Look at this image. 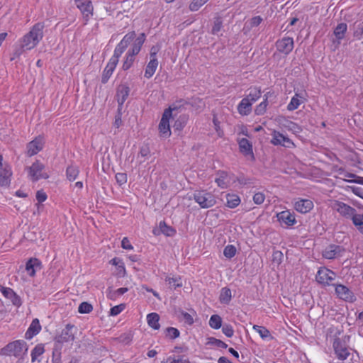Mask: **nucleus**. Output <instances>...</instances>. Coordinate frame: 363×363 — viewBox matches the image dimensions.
Listing matches in <instances>:
<instances>
[{
  "instance_id": "obj_27",
  "label": "nucleus",
  "mask_w": 363,
  "mask_h": 363,
  "mask_svg": "<svg viewBox=\"0 0 363 363\" xmlns=\"http://www.w3.org/2000/svg\"><path fill=\"white\" fill-rule=\"evenodd\" d=\"M252 104L249 98H243L238 106V113L242 116L249 115L252 111Z\"/></svg>"
},
{
  "instance_id": "obj_34",
  "label": "nucleus",
  "mask_w": 363,
  "mask_h": 363,
  "mask_svg": "<svg viewBox=\"0 0 363 363\" xmlns=\"http://www.w3.org/2000/svg\"><path fill=\"white\" fill-rule=\"evenodd\" d=\"M79 174V169L74 164L69 165L66 169V177L69 182H74Z\"/></svg>"
},
{
  "instance_id": "obj_22",
  "label": "nucleus",
  "mask_w": 363,
  "mask_h": 363,
  "mask_svg": "<svg viewBox=\"0 0 363 363\" xmlns=\"http://www.w3.org/2000/svg\"><path fill=\"white\" fill-rule=\"evenodd\" d=\"M314 207L313 202L310 199H298L294 203V208L301 213H307Z\"/></svg>"
},
{
  "instance_id": "obj_23",
  "label": "nucleus",
  "mask_w": 363,
  "mask_h": 363,
  "mask_svg": "<svg viewBox=\"0 0 363 363\" xmlns=\"http://www.w3.org/2000/svg\"><path fill=\"white\" fill-rule=\"evenodd\" d=\"M158 64L156 53L151 51L150 60L145 67L144 77L147 79L151 78L155 74L157 69Z\"/></svg>"
},
{
  "instance_id": "obj_42",
  "label": "nucleus",
  "mask_w": 363,
  "mask_h": 363,
  "mask_svg": "<svg viewBox=\"0 0 363 363\" xmlns=\"http://www.w3.org/2000/svg\"><path fill=\"white\" fill-rule=\"evenodd\" d=\"M352 220L357 229L363 234V214L357 213Z\"/></svg>"
},
{
  "instance_id": "obj_59",
  "label": "nucleus",
  "mask_w": 363,
  "mask_h": 363,
  "mask_svg": "<svg viewBox=\"0 0 363 363\" xmlns=\"http://www.w3.org/2000/svg\"><path fill=\"white\" fill-rule=\"evenodd\" d=\"M121 247L125 250H133V246L131 245L130 240L127 237L123 238L121 241Z\"/></svg>"
},
{
  "instance_id": "obj_38",
  "label": "nucleus",
  "mask_w": 363,
  "mask_h": 363,
  "mask_svg": "<svg viewBox=\"0 0 363 363\" xmlns=\"http://www.w3.org/2000/svg\"><path fill=\"white\" fill-rule=\"evenodd\" d=\"M261 95H262V91H261L260 88L252 87V88L250 89V92L245 98H249L250 101H252V103H254L260 98Z\"/></svg>"
},
{
  "instance_id": "obj_35",
  "label": "nucleus",
  "mask_w": 363,
  "mask_h": 363,
  "mask_svg": "<svg viewBox=\"0 0 363 363\" xmlns=\"http://www.w3.org/2000/svg\"><path fill=\"white\" fill-rule=\"evenodd\" d=\"M252 328L263 340H272L273 338L269 330L264 326L254 325Z\"/></svg>"
},
{
  "instance_id": "obj_44",
  "label": "nucleus",
  "mask_w": 363,
  "mask_h": 363,
  "mask_svg": "<svg viewBox=\"0 0 363 363\" xmlns=\"http://www.w3.org/2000/svg\"><path fill=\"white\" fill-rule=\"evenodd\" d=\"M268 94L267 93V94H265L264 96V100L262 102H261L257 107H256V109H255V113L257 115H262L265 111H266V109H267V106L268 105Z\"/></svg>"
},
{
  "instance_id": "obj_51",
  "label": "nucleus",
  "mask_w": 363,
  "mask_h": 363,
  "mask_svg": "<svg viewBox=\"0 0 363 363\" xmlns=\"http://www.w3.org/2000/svg\"><path fill=\"white\" fill-rule=\"evenodd\" d=\"M116 182L118 185L122 186L125 184L128 181L127 174L124 172H118L115 175Z\"/></svg>"
},
{
  "instance_id": "obj_6",
  "label": "nucleus",
  "mask_w": 363,
  "mask_h": 363,
  "mask_svg": "<svg viewBox=\"0 0 363 363\" xmlns=\"http://www.w3.org/2000/svg\"><path fill=\"white\" fill-rule=\"evenodd\" d=\"M194 199L202 208L213 207L216 203V199L211 193L204 189H198L194 192Z\"/></svg>"
},
{
  "instance_id": "obj_20",
  "label": "nucleus",
  "mask_w": 363,
  "mask_h": 363,
  "mask_svg": "<svg viewBox=\"0 0 363 363\" xmlns=\"http://www.w3.org/2000/svg\"><path fill=\"white\" fill-rule=\"evenodd\" d=\"M73 326L67 325L65 329H63L60 334L55 337L56 343L64 344L66 342H72L74 340V335L72 333Z\"/></svg>"
},
{
  "instance_id": "obj_33",
  "label": "nucleus",
  "mask_w": 363,
  "mask_h": 363,
  "mask_svg": "<svg viewBox=\"0 0 363 363\" xmlns=\"http://www.w3.org/2000/svg\"><path fill=\"white\" fill-rule=\"evenodd\" d=\"M347 30V25L345 23H340L334 28L333 33L339 41L345 38Z\"/></svg>"
},
{
  "instance_id": "obj_43",
  "label": "nucleus",
  "mask_w": 363,
  "mask_h": 363,
  "mask_svg": "<svg viewBox=\"0 0 363 363\" xmlns=\"http://www.w3.org/2000/svg\"><path fill=\"white\" fill-rule=\"evenodd\" d=\"M208 1L209 0H192L189 5V9L191 11H197Z\"/></svg>"
},
{
  "instance_id": "obj_56",
  "label": "nucleus",
  "mask_w": 363,
  "mask_h": 363,
  "mask_svg": "<svg viewBox=\"0 0 363 363\" xmlns=\"http://www.w3.org/2000/svg\"><path fill=\"white\" fill-rule=\"evenodd\" d=\"M222 331L228 337H232L234 335V330L232 325L225 324L223 326Z\"/></svg>"
},
{
  "instance_id": "obj_18",
  "label": "nucleus",
  "mask_w": 363,
  "mask_h": 363,
  "mask_svg": "<svg viewBox=\"0 0 363 363\" xmlns=\"http://www.w3.org/2000/svg\"><path fill=\"white\" fill-rule=\"evenodd\" d=\"M277 50L286 55H289L294 49V42L293 38L284 37L276 42Z\"/></svg>"
},
{
  "instance_id": "obj_11",
  "label": "nucleus",
  "mask_w": 363,
  "mask_h": 363,
  "mask_svg": "<svg viewBox=\"0 0 363 363\" xmlns=\"http://www.w3.org/2000/svg\"><path fill=\"white\" fill-rule=\"evenodd\" d=\"M308 93L306 89L297 90L287 105V110L294 111L307 101Z\"/></svg>"
},
{
  "instance_id": "obj_1",
  "label": "nucleus",
  "mask_w": 363,
  "mask_h": 363,
  "mask_svg": "<svg viewBox=\"0 0 363 363\" xmlns=\"http://www.w3.org/2000/svg\"><path fill=\"white\" fill-rule=\"evenodd\" d=\"M44 28L43 23L34 24L29 32L20 39V49L13 52V56L11 58V60L19 57L23 51L35 48L43 38Z\"/></svg>"
},
{
  "instance_id": "obj_10",
  "label": "nucleus",
  "mask_w": 363,
  "mask_h": 363,
  "mask_svg": "<svg viewBox=\"0 0 363 363\" xmlns=\"http://www.w3.org/2000/svg\"><path fill=\"white\" fill-rule=\"evenodd\" d=\"M45 165L37 160L32 164L28 169V175L30 179L33 182L38 181L40 179H48L49 175L44 172Z\"/></svg>"
},
{
  "instance_id": "obj_62",
  "label": "nucleus",
  "mask_w": 363,
  "mask_h": 363,
  "mask_svg": "<svg viewBox=\"0 0 363 363\" xmlns=\"http://www.w3.org/2000/svg\"><path fill=\"white\" fill-rule=\"evenodd\" d=\"M139 154L143 157H146L150 155V149L147 146H143L140 149Z\"/></svg>"
},
{
  "instance_id": "obj_45",
  "label": "nucleus",
  "mask_w": 363,
  "mask_h": 363,
  "mask_svg": "<svg viewBox=\"0 0 363 363\" xmlns=\"http://www.w3.org/2000/svg\"><path fill=\"white\" fill-rule=\"evenodd\" d=\"M237 252L236 247L233 245H228L224 247L223 255L228 258H233Z\"/></svg>"
},
{
  "instance_id": "obj_53",
  "label": "nucleus",
  "mask_w": 363,
  "mask_h": 363,
  "mask_svg": "<svg viewBox=\"0 0 363 363\" xmlns=\"http://www.w3.org/2000/svg\"><path fill=\"white\" fill-rule=\"evenodd\" d=\"M283 253L281 251H275L273 252L272 255V262L273 263L277 264V265H279L283 260Z\"/></svg>"
},
{
  "instance_id": "obj_2",
  "label": "nucleus",
  "mask_w": 363,
  "mask_h": 363,
  "mask_svg": "<svg viewBox=\"0 0 363 363\" xmlns=\"http://www.w3.org/2000/svg\"><path fill=\"white\" fill-rule=\"evenodd\" d=\"M135 37V32L131 31L125 34L121 40L116 46L113 54L109 59L106 66L103 71L102 82H106L113 73L118 63L119 58L122 54L125 51L128 46L133 41Z\"/></svg>"
},
{
  "instance_id": "obj_49",
  "label": "nucleus",
  "mask_w": 363,
  "mask_h": 363,
  "mask_svg": "<svg viewBox=\"0 0 363 363\" xmlns=\"http://www.w3.org/2000/svg\"><path fill=\"white\" fill-rule=\"evenodd\" d=\"M36 200L38 201V203H36L37 208H39L40 206V203L45 201L48 199L47 194L43 190H38L35 194Z\"/></svg>"
},
{
  "instance_id": "obj_52",
  "label": "nucleus",
  "mask_w": 363,
  "mask_h": 363,
  "mask_svg": "<svg viewBox=\"0 0 363 363\" xmlns=\"http://www.w3.org/2000/svg\"><path fill=\"white\" fill-rule=\"evenodd\" d=\"M125 309L124 304H119L112 307L110 309L109 315L111 316H116L120 314Z\"/></svg>"
},
{
  "instance_id": "obj_50",
  "label": "nucleus",
  "mask_w": 363,
  "mask_h": 363,
  "mask_svg": "<svg viewBox=\"0 0 363 363\" xmlns=\"http://www.w3.org/2000/svg\"><path fill=\"white\" fill-rule=\"evenodd\" d=\"M121 108H118V112H117L116 115L115 116L114 121L113 123V125L116 129H118L122 125V123H123Z\"/></svg>"
},
{
  "instance_id": "obj_37",
  "label": "nucleus",
  "mask_w": 363,
  "mask_h": 363,
  "mask_svg": "<svg viewBox=\"0 0 363 363\" xmlns=\"http://www.w3.org/2000/svg\"><path fill=\"white\" fill-rule=\"evenodd\" d=\"M208 323L211 328L218 330L222 326V318L217 314L212 315L209 319Z\"/></svg>"
},
{
  "instance_id": "obj_63",
  "label": "nucleus",
  "mask_w": 363,
  "mask_h": 363,
  "mask_svg": "<svg viewBox=\"0 0 363 363\" xmlns=\"http://www.w3.org/2000/svg\"><path fill=\"white\" fill-rule=\"evenodd\" d=\"M169 363H190L188 359H184L183 357H179L177 359H171Z\"/></svg>"
},
{
  "instance_id": "obj_14",
  "label": "nucleus",
  "mask_w": 363,
  "mask_h": 363,
  "mask_svg": "<svg viewBox=\"0 0 363 363\" xmlns=\"http://www.w3.org/2000/svg\"><path fill=\"white\" fill-rule=\"evenodd\" d=\"M77 7L83 15L84 24H86L93 16V5L90 0H74Z\"/></svg>"
},
{
  "instance_id": "obj_58",
  "label": "nucleus",
  "mask_w": 363,
  "mask_h": 363,
  "mask_svg": "<svg viewBox=\"0 0 363 363\" xmlns=\"http://www.w3.org/2000/svg\"><path fill=\"white\" fill-rule=\"evenodd\" d=\"M167 335L172 339H175L179 336V331L175 328H168L167 329Z\"/></svg>"
},
{
  "instance_id": "obj_26",
  "label": "nucleus",
  "mask_w": 363,
  "mask_h": 363,
  "mask_svg": "<svg viewBox=\"0 0 363 363\" xmlns=\"http://www.w3.org/2000/svg\"><path fill=\"white\" fill-rule=\"evenodd\" d=\"M41 267V262L38 258H30L26 264V271L30 277L35 276L36 272L35 268Z\"/></svg>"
},
{
  "instance_id": "obj_41",
  "label": "nucleus",
  "mask_w": 363,
  "mask_h": 363,
  "mask_svg": "<svg viewBox=\"0 0 363 363\" xmlns=\"http://www.w3.org/2000/svg\"><path fill=\"white\" fill-rule=\"evenodd\" d=\"M363 35V21L355 22L353 25V36L360 40Z\"/></svg>"
},
{
  "instance_id": "obj_15",
  "label": "nucleus",
  "mask_w": 363,
  "mask_h": 363,
  "mask_svg": "<svg viewBox=\"0 0 363 363\" xmlns=\"http://www.w3.org/2000/svg\"><path fill=\"white\" fill-rule=\"evenodd\" d=\"M45 145V139L42 135H39L35 137L33 140L29 142L26 146V155L28 157H32L37 155L39 152H40Z\"/></svg>"
},
{
  "instance_id": "obj_28",
  "label": "nucleus",
  "mask_w": 363,
  "mask_h": 363,
  "mask_svg": "<svg viewBox=\"0 0 363 363\" xmlns=\"http://www.w3.org/2000/svg\"><path fill=\"white\" fill-rule=\"evenodd\" d=\"M109 263L116 267V275L119 277L126 276V269L123 260L118 257H114L109 261Z\"/></svg>"
},
{
  "instance_id": "obj_7",
  "label": "nucleus",
  "mask_w": 363,
  "mask_h": 363,
  "mask_svg": "<svg viewBox=\"0 0 363 363\" xmlns=\"http://www.w3.org/2000/svg\"><path fill=\"white\" fill-rule=\"evenodd\" d=\"M334 354L337 359L340 361L346 360L351 354L350 348L345 341L340 337H335L332 342Z\"/></svg>"
},
{
  "instance_id": "obj_24",
  "label": "nucleus",
  "mask_w": 363,
  "mask_h": 363,
  "mask_svg": "<svg viewBox=\"0 0 363 363\" xmlns=\"http://www.w3.org/2000/svg\"><path fill=\"white\" fill-rule=\"evenodd\" d=\"M40 330L41 325L40 324L39 320L38 318L33 319L25 334L26 339H32L34 336L37 335L40 332Z\"/></svg>"
},
{
  "instance_id": "obj_29",
  "label": "nucleus",
  "mask_w": 363,
  "mask_h": 363,
  "mask_svg": "<svg viewBox=\"0 0 363 363\" xmlns=\"http://www.w3.org/2000/svg\"><path fill=\"white\" fill-rule=\"evenodd\" d=\"M226 198V206L230 208H235L238 207L240 203L241 199L240 196L235 194L228 193L225 196Z\"/></svg>"
},
{
  "instance_id": "obj_30",
  "label": "nucleus",
  "mask_w": 363,
  "mask_h": 363,
  "mask_svg": "<svg viewBox=\"0 0 363 363\" xmlns=\"http://www.w3.org/2000/svg\"><path fill=\"white\" fill-rule=\"evenodd\" d=\"M45 352V347L44 345L40 343L36 345L34 348L32 350L30 356H31V362L32 363L40 362V359L38 358Z\"/></svg>"
},
{
  "instance_id": "obj_19",
  "label": "nucleus",
  "mask_w": 363,
  "mask_h": 363,
  "mask_svg": "<svg viewBox=\"0 0 363 363\" xmlns=\"http://www.w3.org/2000/svg\"><path fill=\"white\" fill-rule=\"evenodd\" d=\"M335 291L337 296L342 300L352 303L356 299L353 292L343 284L335 285Z\"/></svg>"
},
{
  "instance_id": "obj_40",
  "label": "nucleus",
  "mask_w": 363,
  "mask_h": 363,
  "mask_svg": "<svg viewBox=\"0 0 363 363\" xmlns=\"http://www.w3.org/2000/svg\"><path fill=\"white\" fill-rule=\"evenodd\" d=\"M181 315L185 323L192 325L194 323V317L196 315V312L194 309H191V313L183 311L181 312Z\"/></svg>"
},
{
  "instance_id": "obj_13",
  "label": "nucleus",
  "mask_w": 363,
  "mask_h": 363,
  "mask_svg": "<svg viewBox=\"0 0 363 363\" xmlns=\"http://www.w3.org/2000/svg\"><path fill=\"white\" fill-rule=\"evenodd\" d=\"M272 136L271 143L274 145H281L286 148H294L296 147L294 143L289 138L277 130H274Z\"/></svg>"
},
{
  "instance_id": "obj_31",
  "label": "nucleus",
  "mask_w": 363,
  "mask_h": 363,
  "mask_svg": "<svg viewBox=\"0 0 363 363\" xmlns=\"http://www.w3.org/2000/svg\"><path fill=\"white\" fill-rule=\"evenodd\" d=\"M160 315L157 313H150L147 315V322L148 325L153 330H159L160 325Z\"/></svg>"
},
{
  "instance_id": "obj_9",
  "label": "nucleus",
  "mask_w": 363,
  "mask_h": 363,
  "mask_svg": "<svg viewBox=\"0 0 363 363\" xmlns=\"http://www.w3.org/2000/svg\"><path fill=\"white\" fill-rule=\"evenodd\" d=\"M4 157L0 155V186L9 187L13 176L12 169L8 163H3Z\"/></svg>"
},
{
  "instance_id": "obj_21",
  "label": "nucleus",
  "mask_w": 363,
  "mask_h": 363,
  "mask_svg": "<svg viewBox=\"0 0 363 363\" xmlns=\"http://www.w3.org/2000/svg\"><path fill=\"white\" fill-rule=\"evenodd\" d=\"M240 152L245 157H250L251 160H255L252 143L246 138L238 140Z\"/></svg>"
},
{
  "instance_id": "obj_36",
  "label": "nucleus",
  "mask_w": 363,
  "mask_h": 363,
  "mask_svg": "<svg viewBox=\"0 0 363 363\" xmlns=\"http://www.w3.org/2000/svg\"><path fill=\"white\" fill-rule=\"evenodd\" d=\"M159 226L161 232L166 236L172 237L176 234V230L167 225L164 221H161Z\"/></svg>"
},
{
  "instance_id": "obj_32",
  "label": "nucleus",
  "mask_w": 363,
  "mask_h": 363,
  "mask_svg": "<svg viewBox=\"0 0 363 363\" xmlns=\"http://www.w3.org/2000/svg\"><path fill=\"white\" fill-rule=\"evenodd\" d=\"M232 299L231 290L228 287L221 289L219 295V301L222 304L228 305Z\"/></svg>"
},
{
  "instance_id": "obj_54",
  "label": "nucleus",
  "mask_w": 363,
  "mask_h": 363,
  "mask_svg": "<svg viewBox=\"0 0 363 363\" xmlns=\"http://www.w3.org/2000/svg\"><path fill=\"white\" fill-rule=\"evenodd\" d=\"M252 199L255 204L260 205L264 203L265 195L262 192H257L254 194Z\"/></svg>"
},
{
  "instance_id": "obj_46",
  "label": "nucleus",
  "mask_w": 363,
  "mask_h": 363,
  "mask_svg": "<svg viewBox=\"0 0 363 363\" xmlns=\"http://www.w3.org/2000/svg\"><path fill=\"white\" fill-rule=\"evenodd\" d=\"M93 311V306L88 302H82L79 304L78 311L79 313H89Z\"/></svg>"
},
{
  "instance_id": "obj_55",
  "label": "nucleus",
  "mask_w": 363,
  "mask_h": 363,
  "mask_svg": "<svg viewBox=\"0 0 363 363\" xmlns=\"http://www.w3.org/2000/svg\"><path fill=\"white\" fill-rule=\"evenodd\" d=\"M3 295L7 298H16L18 299V295L11 288H4L2 291Z\"/></svg>"
},
{
  "instance_id": "obj_48",
  "label": "nucleus",
  "mask_w": 363,
  "mask_h": 363,
  "mask_svg": "<svg viewBox=\"0 0 363 363\" xmlns=\"http://www.w3.org/2000/svg\"><path fill=\"white\" fill-rule=\"evenodd\" d=\"M213 123L214 125L215 130L219 138H223L224 136L223 130L220 127V122L218 121L216 116H213Z\"/></svg>"
},
{
  "instance_id": "obj_39",
  "label": "nucleus",
  "mask_w": 363,
  "mask_h": 363,
  "mask_svg": "<svg viewBox=\"0 0 363 363\" xmlns=\"http://www.w3.org/2000/svg\"><path fill=\"white\" fill-rule=\"evenodd\" d=\"M165 281L171 287L174 289L182 287L183 285L182 277L180 276H176L174 277H166Z\"/></svg>"
},
{
  "instance_id": "obj_57",
  "label": "nucleus",
  "mask_w": 363,
  "mask_h": 363,
  "mask_svg": "<svg viewBox=\"0 0 363 363\" xmlns=\"http://www.w3.org/2000/svg\"><path fill=\"white\" fill-rule=\"evenodd\" d=\"M333 247H330V248L328 249H326L324 252H323V257L326 259H333L335 257L336 255H337V251L335 250V249H333Z\"/></svg>"
},
{
  "instance_id": "obj_8",
  "label": "nucleus",
  "mask_w": 363,
  "mask_h": 363,
  "mask_svg": "<svg viewBox=\"0 0 363 363\" xmlns=\"http://www.w3.org/2000/svg\"><path fill=\"white\" fill-rule=\"evenodd\" d=\"M172 118V108L169 107L164 111L158 125L159 133L161 138H167L170 137L172 132L170 129L169 121Z\"/></svg>"
},
{
  "instance_id": "obj_17",
  "label": "nucleus",
  "mask_w": 363,
  "mask_h": 363,
  "mask_svg": "<svg viewBox=\"0 0 363 363\" xmlns=\"http://www.w3.org/2000/svg\"><path fill=\"white\" fill-rule=\"evenodd\" d=\"M277 220L280 225L284 228H289L296 223V217L294 213L289 210L283 211L277 214Z\"/></svg>"
},
{
  "instance_id": "obj_3",
  "label": "nucleus",
  "mask_w": 363,
  "mask_h": 363,
  "mask_svg": "<svg viewBox=\"0 0 363 363\" xmlns=\"http://www.w3.org/2000/svg\"><path fill=\"white\" fill-rule=\"evenodd\" d=\"M145 34L142 33L138 38L136 36L133 40L134 42L125 53L122 65V69L124 71L128 70L133 65L136 56L139 54L141 48L145 41Z\"/></svg>"
},
{
  "instance_id": "obj_64",
  "label": "nucleus",
  "mask_w": 363,
  "mask_h": 363,
  "mask_svg": "<svg viewBox=\"0 0 363 363\" xmlns=\"http://www.w3.org/2000/svg\"><path fill=\"white\" fill-rule=\"evenodd\" d=\"M352 192L363 199V189L361 187H353Z\"/></svg>"
},
{
  "instance_id": "obj_60",
  "label": "nucleus",
  "mask_w": 363,
  "mask_h": 363,
  "mask_svg": "<svg viewBox=\"0 0 363 363\" xmlns=\"http://www.w3.org/2000/svg\"><path fill=\"white\" fill-rule=\"evenodd\" d=\"M262 21V18L259 16H254L250 19V26L251 27L258 26Z\"/></svg>"
},
{
  "instance_id": "obj_47",
  "label": "nucleus",
  "mask_w": 363,
  "mask_h": 363,
  "mask_svg": "<svg viewBox=\"0 0 363 363\" xmlns=\"http://www.w3.org/2000/svg\"><path fill=\"white\" fill-rule=\"evenodd\" d=\"M223 27V21L220 17L215 18L211 33L213 35L218 34Z\"/></svg>"
},
{
  "instance_id": "obj_12",
  "label": "nucleus",
  "mask_w": 363,
  "mask_h": 363,
  "mask_svg": "<svg viewBox=\"0 0 363 363\" xmlns=\"http://www.w3.org/2000/svg\"><path fill=\"white\" fill-rule=\"evenodd\" d=\"M236 177L233 174L225 171H218L216 174L215 182L221 189H228L230 184L235 182Z\"/></svg>"
},
{
  "instance_id": "obj_25",
  "label": "nucleus",
  "mask_w": 363,
  "mask_h": 363,
  "mask_svg": "<svg viewBox=\"0 0 363 363\" xmlns=\"http://www.w3.org/2000/svg\"><path fill=\"white\" fill-rule=\"evenodd\" d=\"M129 92L130 89L128 86L121 85L118 86L116 92V99L119 105L118 108H122L123 104L128 99Z\"/></svg>"
},
{
  "instance_id": "obj_16",
  "label": "nucleus",
  "mask_w": 363,
  "mask_h": 363,
  "mask_svg": "<svg viewBox=\"0 0 363 363\" xmlns=\"http://www.w3.org/2000/svg\"><path fill=\"white\" fill-rule=\"evenodd\" d=\"M335 273L326 267H320L315 276L316 281L323 285H330L335 279Z\"/></svg>"
},
{
  "instance_id": "obj_5",
  "label": "nucleus",
  "mask_w": 363,
  "mask_h": 363,
  "mask_svg": "<svg viewBox=\"0 0 363 363\" xmlns=\"http://www.w3.org/2000/svg\"><path fill=\"white\" fill-rule=\"evenodd\" d=\"M329 206L333 211L337 213L340 216L345 219L352 220L357 214V211L354 208L339 200H330Z\"/></svg>"
},
{
  "instance_id": "obj_4",
  "label": "nucleus",
  "mask_w": 363,
  "mask_h": 363,
  "mask_svg": "<svg viewBox=\"0 0 363 363\" xmlns=\"http://www.w3.org/2000/svg\"><path fill=\"white\" fill-rule=\"evenodd\" d=\"M28 345L23 340H18L9 342L0 350V355L13 356L22 359L28 352Z\"/></svg>"
},
{
  "instance_id": "obj_61",
  "label": "nucleus",
  "mask_w": 363,
  "mask_h": 363,
  "mask_svg": "<svg viewBox=\"0 0 363 363\" xmlns=\"http://www.w3.org/2000/svg\"><path fill=\"white\" fill-rule=\"evenodd\" d=\"M288 129L289 130L293 131L294 133H299L301 131V128L297 124L293 122H290L288 126Z\"/></svg>"
}]
</instances>
